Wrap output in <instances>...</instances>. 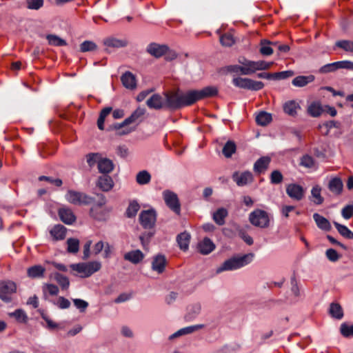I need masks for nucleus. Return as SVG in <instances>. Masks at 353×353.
<instances>
[{
  "label": "nucleus",
  "mask_w": 353,
  "mask_h": 353,
  "mask_svg": "<svg viewBox=\"0 0 353 353\" xmlns=\"http://www.w3.org/2000/svg\"><path fill=\"white\" fill-rule=\"evenodd\" d=\"M254 254L248 253L242 256H233L225 261L221 266H219L216 272L218 273L224 271H231L243 268L250 264L254 259Z\"/></svg>",
  "instance_id": "1"
},
{
  "label": "nucleus",
  "mask_w": 353,
  "mask_h": 353,
  "mask_svg": "<svg viewBox=\"0 0 353 353\" xmlns=\"http://www.w3.org/2000/svg\"><path fill=\"white\" fill-rule=\"evenodd\" d=\"M72 270L81 274V278H87L100 270L101 263L99 261H94L87 263H79L71 264Z\"/></svg>",
  "instance_id": "2"
},
{
  "label": "nucleus",
  "mask_w": 353,
  "mask_h": 353,
  "mask_svg": "<svg viewBox=\"0 0 353 353\" xmlns=\"http://www.w3.org/2000/svg\"><path fill=\"white\" fill-rule=\"evenodd\" d=\"M250 223L260 228H267L270 226V218L269 214L261 209H256L250 213L248 217Z\"/></svg>",
  "instance_id": "3"
},
{
  "label": "nucleus",
  "mask_w": 353,
  "mask_h": 353,
  "mask_svg": "<svg viewBox=\"0 0 353 353\" xmlns=\"http://www.w3.org/2000/svg\"><path fill=\"white\" fill-rule=\"evenodd\" d=\"M232 83L236 88L252 91L261 90L264 87V83L262 81H254L249 78L241 77L233 78Z\"/></svg>",
  "instance_id": "4"
},
{
  "label": "nucleus",
  "mask_w": 353,
  "mask_h": 353,
  "mask_svg": "<svg viewBox=\"0 0 353 353\" xmlns=\"http://www.w3.org/2000/svg\"><path fill=\"white\" fill-rule=\"evenodd\" d=\"M66 200L76 205H89L93 203L94 199L85 193L69 190L65 194Z\"/></svg>",
  "instance_id": "5"
},
{
  "label": "nucleus",
  "mask_w": 353,
  "mask_h": 353,
  "mask_svg": "<svg viewBox=\"0 0 353 353\" xmlns=\"http://www.w3.org/2000/svg\"><path fill=\"white\" fill-rule=\"evenodd\" d=\"M17 284L10 280L0 281V299L6 303L12 301V296L17 292Z\"/></svg>",
  "instance_id": "6"
},
{
  "label": "nucleus",
  "mask_w": 353,
  "mask_h": 353,
  "mask_svg": "<svg viewBox=\"0 0 353 353\" xmlns=\"http://www.w3.org/2000/svg\"><path fill=\"white\" fill-rule=\"evenodd\" d=\"M163 198L170 210L179 215L181 213V203L177 194L171 190H166L163 192Z\"/></svg>",
  "instance_id": "7"
},
{
  "label": "nucleus",
  "mask_w": 353,
  "mask_h": 353,
  "mask_svg": "<svg viewBox=\"0 0 353 353\" xmlns=\"http://www.w3.org/2000/svg\"><path fill=\"white\" fill-rule=\"evenodd\" d=\"M157 221V213L154 209L143 210L139 214V222L145 229L152 228Z\"/></svg>",
  "instance_id": "8"
},
{
  "label": "nucleus",
  "mask_w": 353,
  "mask_h": 353,
  "mask_svg": "<svg viewBox=\"0 0 353 353\" xmlns=\"http://www.w3.org/2000/svg\"><path fill=\"white\" fill-rule=\"evenodd\" d=\"M165 107L168 109L178 110L181 108V94L176 92H165Z\"/></svg>",
  "instance_id": "9"
},
{
  "label": "nucleus",
  "mask_w": 353,
  "mask_h": 353,
  "mask_svg": "<svg viewBox=\"0 0 353 353\" xmlns=\"http://www.w3.org/2000/svg\"><path fill=\"white\" fill-rule=\"evenodd\" d=\"M286 193L292 199L299 201L304 197L305 190L297 183H290L286 187Z\"/></svg>",
  "instance_id": "10"
},
{
  "label": "nucleus",
  "mask_w": 353,
  "mask_h": 353,
  "mask_svg": "<svg viewBox=\"0 0 353 353\" xmlns=\"http://www.w3.org/2000/svg\"><path fill=\"white\" fill-rule=\"evenodd\" d=\"M146 110L144 108L138 107L130 117L126 118L123 122L121 123H117L114 125V128L117 130H119L124 126L132 123L137 121L139 119L142 117L145 114Z\"/></svg>",
  "instance_id": "11"
},
{
  "label": "nucleus",
  "mask_w": 353,
  "mask_h": 353,
  "mask_svg": "<svg viewBox=\"0 0 353 353\" xmlns=\"http://www.w3.org/2000/svg\"><path fill=\"white\" fill-rule=\"evenodd\" d=\"M232 179L238 186H244L252 182L253 175L250 171L243 172L236 171L232 174Z\"/></svg>",
  "instance_id": "12"
},
{
  "label": "nucleus",
  "mask_w": 353,
  "mask_h": 353,
  "mask_svg": "<svg viewBox=\"0 0 353 353\" xmlns=\"http://www.w3.org/2000/svg\"><path fill=\"white\" fill-rule=\"evenodd\" d=\"M169 50L167 45L157 43H150L146 48V52L155 58H160Z\"/></svg>",
  "instance_id": "13"
},
{
  "label": "nucleus",
  "mask_w": 353,
  "mask_h": 353,
  "mask_svg": "<svg viewBox=\"0 0 353 353\" xmlns=\"http://www.w3.org/2000/svg\"><path fill=\"white\" fill-rule=\"evenodd\" d=\"M181 94V108L190 106L194 104L197 101H199V97L197 90H189L184 93Z\"/></svg>",
  "instance_id": "14"
},
{
  "label": "nucleus",
  "mask_w": 353,
  "mask_h": 353,
  "mask_svg": "<svg viewBox=\"0 0 353 353\" xmlns=\"http://www.w3.org/2000/svg\"><path fill=\"white\" fill-rule=\"evenodd\" d=\"M105 204V199L101 194V200L96 204L93 205L90 209V214L92 217L97 220H102L104 219L105 213L102 210L103 205Z\"/></svg>",
  "instance_id": "15"
},
{
  "label": "nucleus",
  "mask_w": 353,
  "mask_h": 353,
  "mask_svg": "<svg viewBox=\"0 0 353 353\" xmlns=\"http://www.w3.org/2000/svg\"><path fill=\"white\" fill-rule=\"evenodd\" d=\"M121 81L123 85L128 90H133L137 88V78L131 72L127 71L121 77Z\"/></svg>",
  "instance_id": "16"
},
{
  "label": "nucleus",
  "mask_w": 353,
  "mask_h": 353,
  "mask_svg": "<svg viewBox=\"0 0 353 353\" xmlns=\"http://www.w3.org/2000/svg\"><path fill=\"white\" fill-rule=\"evenodd\" d=\"M146 105L150 109L161 110L165 107V101L159 94H154L146 101Z\"/></svg>",
  "instance_id": "17"
},
{
  "label": "nucleus",
  "mask_w": 353,
  "mask_h": 353,
  "mask_svg": "<svg viewBox=\"0 0 353 353\" xmlns=\"http://www.w3.org/2000/svg\"><path fill=\"white\" fill-rule=\"evenodd\" d=\"M283 112L292 117H295L298 114V111L301 109L299 103L295 100H290L283 105Z\"/></svg>",
  "instance_id": "18"
},
{
  "label": "nucleus",
  "mask_w": 353,
  "mask_h": 353,
  "mask_svg": "<svg viewBox=\"0 0 353 353\" xmlns=\"http://www.w3.org/2000/svg\"><path fill=\"white\" fill-rule=\"evenodd\" d=\"M166 265V259L164 255L159 254L153 257L152 262V270L161 274L164 272Z\"/></svg>",
  "instance_id": "19"
},
{
  "label": "nucleus",
  "mask_w": 353,
  "mask_h": 353,
  "mask_svg": "<svg viewBox=\"0 0 353 353\" xmlns=\"http://www.w3.org/2000/svg\"><path fill=\"white\" fill-rule=\"evenodd\" d=\"M145 257L144 254L140 250H134L126 252L123 259L133 264L141 263Z\"/></svg>",
  "instance_id": "20"
},
{
  "label": "nucleus",
  "mask_w": 353,
  "mask_h": 353,
  "mask_svg": "<svg viewBox=\"0 0 353 353\" xmlns=\"http://www.w3.org/2000/svg\"><path fill=\"white\" fill-rule=\"evenodd\" d=\"M204 326L205 325L203 324H197V325H194L183 327V328L179 330L178 331H176V332H174V334H171L169 336V339L172 340L175 338L179 337L181 336H183V335L191 334L199 329L203 328Z\"/></svg>",
  "instance_id": "21"
},
{
  "label": "nucleus",
  "mask_w": 353,
  "mask_h": 353,
  "mask_svg": "<svg viewBox=\"0 0 353 353\" xmlns=\"http://www.w3.org/2000/svg\"><path fill=\"white\" fill-rule=\"evenodd\" d=\"M97 186L103 192L111 190L114 186V182L111 176L104 174L99 177Z\"/></svg>",
  "instance_id": "22"
},
{
  "label": "nucleus",
  "mask_w": 353,
  "mask_h": 353,
  "mask_svg": "<svg viewBox=\"0 0 353 353\" xmlns=\"http://www.w3.org/2000/svg\"><path fill=\"white\" fill-rule=\"evenodd\" d=\"M197 248L201 254L206 255L215 249V245L211 239L205 237L198 243Z\"/></svg>",
  "instance_id": "23"
},
{
  "label": "nucleus",
  "mask_w": 353,
  "mask_h": 353,
  "mask_svg": "<svg viewBox=\"0 0 353 353\" xmlns=\"http://www.w3.org/2000/svg\"><path fill=\"white\" fill-rule=\"evenodd\" d=\"M271 159L269 157H262L259 158L254 164V171L256 173H263L270 163Z\"/></svg>",
  "instance_id": "24"
},
{
  "label": "nucleus",
  "mask_w": 353,
  "mask_h": 353,
  "mask_svg": "<svg viewBox=\"0 0 353 353\" xmlns=\"http://www.w3.org/2000/svg\"><path fill=\"white\" fill-rule=\"evenodd\" d=\"M66 228L65 226L58 224L55 225L50 230V234L54 241H61L66 236Z\"/></svg>",
  "instance_id": "25"
},
{
  "label": "nucleus",
  "mask_w": 353,
  "mask_h": 353,
  "mask_svg": "<svg viewBox=\"0 0 353 353\" xmlns=\"http://www.w3.org/2000/svg\"><path fill=\"white\" fill-rule=\"evenodd\" d=\"M59 216L61 220L68 225L72 224L76 220V216L73 212L68 208L60 209L59 210Z\"/></svg>",
  "instance_id": "26"
},
{
  "label": "nucleus",
  "mask_w": 353,
  "mask_h": 353,
  "mask_svg": "<svg viewBox=\"0 0 353 353\" xmlns=\"http://www.w3.org/2000/svg\"><path fill=\"white\" fill-rule=\"evenodd\" d=\"M191 236L189 232L185 231L176 236V242L181 250L187 251L189 248Z\"/></svg>",
  "instance_id": "27"
},
{
  "label": "nucleus",
  "mask_w": 353,
  "mask_h": 353,
  "mask_svg": "<svg viewBox=\"0 0 353 353\" xmlns=\"http://www.w3.org/2000/svg\"><path fill=\"white\" fill-rule=\"evenodd\" d=\"M46 272V268L41 265L31 266L27 270V275L31 279L43 278Z\"/></svg>",
  "instance_id": "28"
},
{
  "label": "nucleus",
  "mask_w": 353,
  "mask_h": 353,
  "mask_svg": "<svg viewBox=\"0 0 353 353\" xmlns=\"http://www.w3.org/2000/svg\"><path fill=\"white\" fill-rule=\"evenodd\" d=\"M51 279H53L64 290H68L70 287L69 279L59 272L52 273L50 276Z\"/></svg>",
  "instance_id": "29"
},
{
  "label": "nucleus",
  "mask_w": 353,
  "mask_h": 353,
  "mask_svg": "<svg viewBox=\"0 0 353 353\" xmlns=\"http://www.w3.org/2000/svg\"><path fill=\"white\" fill-rule=\"evenodd\" d=\"M313 219L317 227L325 231H330L332 228L330 221L324 216L318 213L313 214Z\"/></svg>",
  "instance_id": "30"
},
{
  "label": "nucleus",
  "mask_w": 353,
  "mask_h": 353,
  "mask_svg": "<svg viewBox=\"0 0 353 353\" xmlns=\"http://www.w3.org/2000/svg\"><path fill=\"white\" fill-rule=\"evenodd\" d=\"M343 182L340 178L335 177L329 181L328 188L329 190L336 195H339L343 190Z\"/></svg>",
  "instance_id": "31"
},
{
  "label": "nucleus",
  "mask_w": 353,
  "mask_h": 353,
  "mask_svg": "<svg viewBox=\"0 0 353 353\" xmlns=\"http://www.w3.org/2000/svg\"><path fill=\"white\" fill-rule=\"evenodd\" d=\"M228 215V210L224 208H220L217 209L216 211H215L213 213L212 218L214 221L219 225H223L225 223V218Z\"/></svg>",
  "instance_id": "32"
},
{
  "label": "nucleus",
  "mask_w": 353,
  "mask_h": 353,
  "mask_svg": "<svg viewBox=\"0 0 353 353\" xmlns=\"http://www.w3.org/2000/svg\"><path fill=\"white\" fill-rule=\"evenodd\" d=\"M321 188L319 185H317L314 186L311 190V196H310V200L315 205H321L324 201V199L321 196Z\"/></svg>",
  "instance_id": "33"
},
{
  "label": "nucleus",
  "mask_w": 353,
  "mask_h": 353,
  "mask_svg": "<svg viewBox=\"0 0 353 353\" xmlns=\"http://www.w3.org/2000/svg\"><path fill=\"white\" fill-rule=\"evenodd\" d=\"M42 292L43 299L46 300L48 299V295L57 296L59 292L58 286L52 283H44L42 285Z\"/></svg>",
  "instance_id": "34"
},
{
  "label": "nucleus",
  "mask_w": 353,
  "mask_h": 353,
  "mask_svg": "<svg viewBox=\"0 0 353 353\" xmlns=\"http://www.w3.org/2000/svg\"><path fill=\"white\" fill-rule=\"evenodd\" d=\"M114 164L112 161L108 159H101L98 161V169L101 173L108 174L112 171Z\"/></svg>",
  "instance_id": "35"
},
{
  "label": "nucleus",
  "mask_w": 353,
  "mask_h": 353,
  "mask_svg": "<svg viewBox=\"0 0 353 353\" xmlns=\"http://www.w3.org/2000/svg\"><path fill=\"white\" fill-rule=\"evenodd\" d=\"M199 93V99L201 100L205 98L212 97L218 94V88L215 86H207L201 90H197Z\"/></svg>",
  "instance_id": "36"
},
{
  "label": "nucleus",
  "mask_w": 353,
  "mask_h": 353,
  "mask_svg": "<svg viewBox=\"0 0 353 353\" xmlns=\"http://www.w3.org/2000/svg\"><path fill=\"white\" fill-rule=\"evenodd\" d=\"M103 44L108 48H123L127 46L128 42L124 39L109 37L103 41Z\"/></svg>",
  "instance_id": "37"
},
{
  "label": "nucleus",
  "mask_w": 353,
  "mask_h": 353,
  "mask_svg": "<svg viewBox=\"0 0 353 353\" xmlns=\"http://www.w3.org/2000/svg\"><path fill=\"white\" fill-rule=\"evenodd\" d=\"M323 112V107L319 102L314 101L307 108V113L312 117H318Z\"/></svg>",
  "instance_id": "38"
},
{
  "label": "nucleus",
  "mask_w": 353,
  "mask_h": 353,
  "mask_svg": "<svg viewBox=\"0 0 353 353\" xmlns=\"http://www.w3.org/2000/svg\"><path fill=\"white\" fill-rule=\"evenodd\" d=\"M314 80L313 75L298 76L292 80V85L296 87H303Z\"/></svg>",
  "instance_id": "39"
},
{
  "label": "nucleus",
  "mask_w": 353,
  "mask_h": 353,
  "mask_svg": "<svg viewBox=\"0 0 353 353\" xmlns=\"http://www.w3.org/2000/svg\"><path fill=\"white\" fill-rule=\"evenodd\" d=\"M8 314L10 317L14 318L16 321L20 323H26L28 320L27 314L22 309H17Z\"/></svg>",
  "instance_id": "40"
},
{
  "label": "nucleus",
  "mask_w": 353,
  "mask_h": 353,
  "mask_svg": "<svg viewBox=\"0 0 353 353\" xmlns=\"http://www.w3.org/2000/svg\"><path fill=\"white\" fill-rule=\"evenodd\" d=\"M272 114L265 111L260 112L256 117V122L258 125L265 126L272 121Z\"/></svg>",
  "instance_id": "41"
},
{
  "label": "nucleus",
  "mask_w": 353,
  "mask_h": 353,
  "mask_svg": "<svg viewBox=\"0 0 353 353\" xmlns=\"http://www.w3.org/2000/svg\"><path fill=\"white\" fill-rule=\"evenodd\" d=\"M334 225L341 236L348 239H353V232L347 226L335 221Z\"/></svg>",
  "instance_id": "42"
},
{
  "label": "nucleus",
  "mask_w": 353,
  "mask_h": 353,
  "mask_svg": "<svg viewBox=\"0 0 353 353\" xmlns=\"http://www.w3.org/2000/svg\"><path fill=\"white\" fill-rule=\"evenodd\" d=\"M139 209H140V205L138 203V202L134 200L130 202V203L126 209L125 214L128 218H133L137 215Z\"/></svg>",
  "instance_id": "43"
},
{
  "label": "nucleus",
  "mask_w": 353,
  "mask_h": 353,
  "mask_svg": "<svg viewBox=\"0 0 353 353\" xmlns=\"http://www.w3.org/2000/svg\"><path fill=\"white\" fill-rule=\"evenodd\" d=\"M236 150V144L232 141H228L224 145L222 152L226 158H230L235 153Z\"/></svg>",
  "instance_id": "44"
},
{
  "label": "nucleus",
  "mask_w": 353,
  "mask_h": 353,
  "mask_svg": "<svg viewBox=\"0 0 353 353\" xmlns=\"http://www.w3.org/2000/svg\"><path fill=\"white\" fill-rule=\"evenodd\" d=\"M46 39L48 43L53 46H65L67 45L66 41L55 34H48Z\"/></svg>",
  "instance_id": "45"
},
{
  "label": "nucleus",
  "mask_w": 353,
  "mask_h": 353,
  "mask_svg": "<svg viewBox=\"0 0 353 353\" xmlns=\"http://www.w3.org/2000/svg\"><path fill=\"white\" fill-rule=\"evenodd\" d=\"M331 316L336 319H341L343 316L342 307L338 303H332L330 307Z\"/></svg>",
  "instance_id": "46"
},
{
  "label": "nucleus",
  "mask_w": 353,
  "mask_h": 353,
  "mask_svg": "<svg viewBox=\"0 0 353 353\" xmlns=\"http://www.w3.org/2000/svg\"><path fill=\"white\" fill-rule=\"evenodd\" d=\"M151 179V175L146 170H142L137 174V182L140 185L148 184Z\"/></svg>",
  "instance_id": "47"
},
{
  "label": "nucleus",
  "mask_w": 353,
  "mask_h": 353,
  "mask_svg": "<svg viewBox=\"0 0 353 353\" xmlns=\"http://www.w3.org/2000/svg\"><path fill=\"white\" fill-rule=\"evenodd\" d=\"M67 250L70 253L76 254L79 249V241L77 239L70 238L67 240Z\"/></svg>",
  "instance_id": "48"
},
{
  "label": "nucleus",
  "mask_w": 353,
  "mask_h": 353,
  "mask_svg": "<svg viewBox=\"0 0 353 353\" xmlns=\"http://www.w3.org/2000/svg\"><path fill=\"white\" fill-rule=\"evenodd\" d=\"M201 310V306L199 303L194 304L190 307L189 311L185 316V318L188 320H192L199 314Z\"/></svg>",
  "instance_id": "49"
},
{
  "label": "nucleus",
  "mask_w": 353,
  "mask_h": 353,
  "mask_svg": "<svg viewBox=\"0 0 353 353\" xmlns=\"http://www.w3.org/2000/svg\"><path fill=\"white\" fill-rule=\"evenodd\" d=\"M97 48V44L92 41H84L80 45V51L81 52H92Z\"/></svg>",
  "instance_id": "50"
},
{
  "label": "nucleus",
  "mask_w": 353,
  "mask_h": 353,
  "mask_svg": "<svg viewBox=\"0 0 353 353\" xmlns=\"http://www.w3.org/2000/svg\"><path fill=\"white\" fill-rule=\"evenodd\" d=\"M314 160L312 157L305 154L300 159V165L306 168H312L314 166Z\"/></svg>",
  "instance_id": "51"
},
{
  "label": "nucleus",
  "mask_w": 353,
  "mask_h": 353,
  "mask_svg": "<svg viewBox=\"0 0 353 353\" xmlns=\"http://www.w3.org/2000/svg\"><path fill=\"white\" fill-rule=\"evenodd\" d=\"M154 234L152 232H147L140 235L139 240L144 249H148L150 239L154 236Z\"/></svg>",
  "instance_id": "52"
},
{
  "label": "nucleus",
  "mask_w": 353,
  "mask_h": 353,
  "mask_svg": "<svg viewBox=\"0 0 353 353\" xmlns=\"http://www.w3.org/2000/svg\"><path fill=\"white\" fill-rule=\"evenodd\" d=\"M272 43L266 40L261 41L260 53L263 56L271 55L273 53V49L269 45Z\"/></svg>",
  "instance_id": "53"
},
{
  "label": "nucleus",
  "mask_w": 353,
  "mask_h": 353,
  "mask_svg": "<svg viewBox=\"0 0 353 353\" xmlns=\"http://www.w3.org/2000/svg\"><path fill=\"white\" fill-rule=\"evenodd\" d=\"M336 71L339 69L353 70V62L347 60L333 62Z\"/></svg>",
  "instance_id": "54"
},
{
  "label": "nucleus",
  "mask_w": 353,
  "mask_h": 353,
  "mask_svg": "<svg viewBox=\"0 0 353 353\" xmlns=\"http://www.w3.org/2000/svg\"><path fill=\"white\" fill-rule=\"evenodd\" d=\"M340 331L341 334L346 338L353 336V325H348L343 323L341 325Z\"/></svg>",
  "instance_id": "55"
},
{
  "label": "nucleus",
  "mask_w": 353,
  "mask_h": 353,
  "mask_svg": "<svg viewBox=\"0 0 353 353\" xmlns=\"http://www.w3.org/2000/svg\"><path fill=\"white\" fill-rule=\"evenodd\" d=\"M270 179L272 184H279L283 181V176L279 170H275L271 172Z\"/></svg>",
  "instance_id": "56"
},
{
  "label": "nucleus",
  "mask_w": 353,
  "mask_h": 353,
  "mask_svg": "<svg viewBox=\"0 0 353 353\" xmlns=\"http://www.w3.org/2000/svg\"><path fill=\"white\" fill-rule=\"evenodd\" d=\"M336 46L343 49L346 52H353L352 41L349 40H340L336 42Z\"/></svg>",
  "instance_id": "57"
},
{
  "label": "nucleus",
  "mask_w": 353,
  "mask_h": 353,
  "mask_svg": "<svg viewBox=\"0 0 353 353\" xmlns=\"http://www.w3.org/2000/svg\"><path fill=\"white\" fill-rule=\"evenodd\" d=\"M221 43L227 47H230L234 43V39L231 34H224L220 37Z\"/></svg>",
  "instance_id": "58"
},
{
  "label": "nucleus",
  "mask_w": 353,
  "mask_h": 353,
  "mask_svg": "<svg viewBox=\"0 0 353 353\" xmlns=\"http://www.w3.org/2000/svg\"><path fill=\"white\" fill-rule=\"evenodd\" d=\"M243 68V75H251L256 72L254 61H247Z\"/></svg>",
  "instance_id": "59"
},
{
  "label": "nucleus",
  "mask_w": 353,
  "mask_h": 353,
  "mask_svg": "<svg viewBox=\"0 0 353 353\" xmlns=\"http://www.w3.org/2000/svg\"><path fill=\"white\" fill-rule=\"evenodd\" d=\"M225 70L230 73L243 75V68L241 65H229L225 67Z\"/></svg>",
  "instance_id": "60"
},
{
  "label": "nucleus",
  "mask_w": 353,
  "mask_h": 353,
  "mask_svg": "<svg viewBox=\"0 0 353 353\" xmlns=\"http://www.w3.org/2000/svg\"><path fill=\"white\" fill-rule=\"evenodd\" d=\"M74 306L80 310L81 312H84L88 307V303L81 299H72Z\"/></svg>",
  "instance_id": "61"
},
{
  "label": "nucleus",
  "mask_w": 353,
  "mask_h": 353,
  "mask_svg": "<svg viewBox=\"0 0 353 353\" xmlns=\"http://www.w3.org/2000/svg\"><path fill=\"white\" fill-rule=\"evenodd\" d=\"M27 8L30 10H39L43 6V0H27Z\"/></svg>",
  "instance_id": "62"
},
{
  "label": "nucleus",
  "mask_w": 353,
  "mask_h": 353,
  "mask_svg": "<svg viewBox=\"0 0 353 353\" xmlns=\"http://www.w3.org/2000/svg\"><path fill=\"white\" fill-rule=\"evenodd\" d=\"M325 256L328 260L332 262H336L340 258V255L338 254V252L332 248H330L326 250Z\"/></svg>",
  "instance_id": "63"
},
{
  "label": "nucleus",
  "mask_w": 353,
  "mask_h": 353,
  "mask_svg": "<svg viewBox=\"0 0 353 353\" xmlns=\"http://www.w3.org/2000/svg\"><path fill=\"white\" fill-rule=\"evenodd\" d=\"M341 215L345 219H350L353 216V205H347L341 210Z\"/></svg>",
  "instance_id": "64"
}]
</instances>
